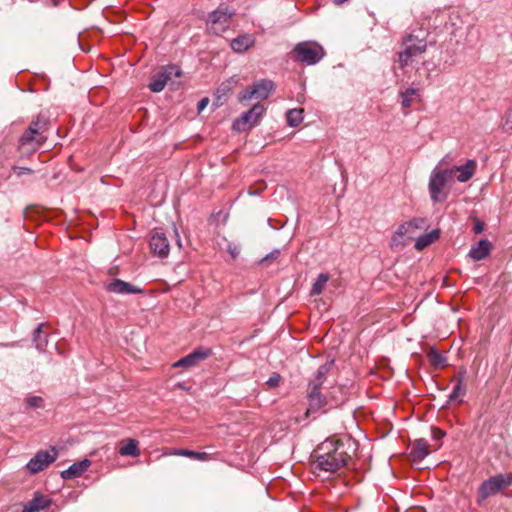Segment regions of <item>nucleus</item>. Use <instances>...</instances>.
I'll list each match as a JSON object with an SVG mask.
<instances>
[{"label":"nucleus","instance_id":"nucleus-40","mask_svg":"<svg viewBox=\"0 0 512 512\" xmlns=\"http://www.w3.org/2000/svg\"><path fill=\"white\" fill-rule=\"evenodd\" d=\"M209 99L208 98H202L197 105L198 112L200 113L205 109V107L208 105Z\"/></svg>","mask_w":512,"mask_h":512},{"label":"nucleus","instance_id":"nucleus-31","mask_svg":"<svg viewBox=\"0 0 512 512\" xmlns=\"http://www.w3.org/2000/svg\"><path fill=\"white\" fill-rule=\"evenodd\" d=\"M320 388L319 383L310 382L309 383V392L308 397L310 400V404L312 406H320L321 405V394H320Z\"/></svg>","mask_w":512,"mask_h":512},{"label":"nucleus","instance_id":"nucleus-14","mask_svg":"<svg viewBox=\"0 0 512 512\" xmlns=\"http://www.w3.org/2000/svg\"><path fill=\"white\" fill-rule=\"evenodd\" d=\"M150 248L153 254L165 258L169 254V241L162 232H155L150 238Z\"/></svg>","mask_w":512,"mask_h":512},{"label":"nucleus","instance_id":"nucleus-26","mask_svg":"<svg viewBox=\"0 0 512 512\" xmlns=\"http://www.w3.org/2000/svg\"><path fill=\"white\" fill-rule=\"evenodd\" d=\"M439 237L438 230H432L429 233L423 234L416 238L414 247L416 250L421 251L430 244H432Z\"/></svg>","mask_w":512,"mask_h":512},{"label":"nucleus","instance_id":"nucleus-11","mask_svg":"<svg viewBox=\"0 0 512 512\" xmlns=\"http://www.w3.org/2000/svg\"><path fill=\"white\" fill-rule=\"evenodd\" d=\"M57 457L58 452L54 447L50 451L40 450L26 464V468L31 474H37L52 464Z\"/></svg>","mask_w":512,"mask_h":512},{"label":"nucleus","instance_id":"nucleus-22","mask_svg":"<svg viewBox=\"0 0 512 512\" xmlns=\"http://www.w3.org/2000/svg\"><path fill=\"white\" fill-rule=\"evenodd\" d=\"M399 97L401 99V106L403 109H410L414 101L420 98V90L414 87H408L404 90L399 91Z\"/></svg>","mask_w":512,"mask_h":512},{"label":"nucleus","instance_id":"nucleus-1","mask_svg":"<svg viewBox=\"0 0 512 512\" xmlns=\"http://www.w3.org/2000/svg\"><path fill=\"white\" fill-rule=\"evenodd\" d=\"M312 458L314 472L329 474L338 472L351 460L344 443L331 439L322 442L312 454Z\"/></svg>","mask_w":512,"mask_h":512},{"label":"nucleus","instance_id":"nucleus-38","mask_svg":"<svg viewBox=\"0 0 512 512\" xmlns=\"http://www.w3.org/2000/svg\"><path fill=\"white\" fill-rule=\"evenodd\" d=\"M445 436V432L438 429V428H432V437L435 440H441Z\"/></svg>","mask_w":512,"mask_h":512},{"label":"nucleus","instance_id":"nucleus-3","mask_svg":"<svg viewBox=\"0 0 512 512\" xmlns=\"http://www.w3.org/2000/svg\"><path fill=\"white\" fill-rule=\"evenodd\" d=\"M512 485V473L496 474L483 481L477 491V504L481 505L488 498L495 496Z\"/></svg>","mask_w":512,"mask_h":512},{"label":"nucleus","instance_id":"nucleus-17","mask_svg":"<svg viewBox=\"0 0 512 512\" xmlns=\"http://www.w3.org/2000/svg\"><path fill=\"white\" fill-rule=\"evenodd\" d=\"M491 250V242L487 239H482L471 247L468 255L474 261H481L490 255Z\"/></svg>","mask_w":512,"mask_h":512},{"label":"nucleus","instance_id":"nucleus-6","mask_svg":"<svg viewBox=\"0 0 512 512\" xmlns=\"http://www.w3.org/2000/svg\"><path fill=\"white\" fill-rule=\"evenodd\" d=\"M426 220L423 218H414L401 224L391 238V247L405 246L409 240L415 238L419 230L426 227Z\"/></svg>","mask_w":512,"mask_h":512},{"label":"nucleus","instance_id":"nucleus-30","mask_svg":"<svg viewBox=\"0 0 512 512\" xmlns=\"http://www.w3.org/2000/svg\"><path fill=\"white\" fill-rule=\"evenodd\" d=\"M428 445L427 442L423 439H420L415 442L413 449H412V455L415 460H422L428 455Z\"/></svg>","mask_w":512,"mask_h":512},{"label":"nucleus","instance_id":"nucleus-21","mask_svg":"<svg viewBox=\"0 0 512 512\" xmlns=\"http://www.w3.org/2000/svg\"><path fill=\"white\" fill-rule=\"evenodd\" d=\"M163 455H165V456H167V455L183 456V457H188V458L198 460V461H208V460L212 459L211 455L209 453L196 452V451H192V450H188V449H181V448L167 450L163 453Z\"/></svg>","mask_w":512,"mask_h":512},{"label":"nucleus","instance_id":"nucleus-33","mask_svg":"<svg viewBox=\"0 0 512 512\" xmlns=\"http://www.w3.org/2000/svg\"><path fill=\"white\" fill-rule=\"evenodd\" d=\"M328 370H329L328 366H326V365L320 366L315 374V378L313 380H311L310 382L319 383V386H322V384L326 378V375L328 373Z\"/></svg>","mask_w":512,"mask_h":512},{"label":"nucleus","instance_id":"nucleus-16","mask_svg":"<svg viewBox=\"0 0 512 512\" xmlns=\"http://www.w3.org/2000/svg\"><path fill=\"white\" fill-rule=\"evenodd\" d=\"M476 168L477 164L475 160H467L464 165L454 166L449 170H454V177L456 176L459 182L465 183L473 177Z\"/></svg>","mask_w":512,"mask_h":512},{"label":"nucleus","instance_id":"nucleus-8","mask_svg":"<svg viewBox=\"0 0 512 512\" xmlns=\"http://www.w3.org/2000/svg\"><path fill=\"white\" fill-rule=\"evenodd\" d=\"M233 15L234 11L224 5H220L208 16L207 25L209 31L215 35L225 32L230 26Z\"/></svg>","mask_w":512,"mask_h":512},{"label":"nucleus","instance_id":"nucleus-39","mask_svg":"<svg viewBox=\"0 0 512 512\" xmlns=\"http://www.w3.org/2000/svg\"><path fill=\"white\" fill-rule=\"evenodd\" d=\"M483 230H484V223L481 221H476L474 224V227H473V231L476 234H480L483 232Z\"/></svg>","mask_w":512,"mask_h":512},{"label":"nucleus","instance_id":"nucleus-13","mask_svg":"<svg viewBox=\"0 0 512 512\" xmlns=\"http://www.w3.org/2000/svg\"><path fill=\"white\" fill-rule=\"evenodd\" d=\"M211 349L200 348L196 349L187 356L179 359L173 364L174 368H190L196 366L199 362L205 360L211 355Z\"/></svg>","mask_w":512,"mask_h":512},{"label":"nucleus","instance_id":"nucleus-37","mask_svg":"<svg viewBox=\"0 0 512 512\" xmlns=\"http://www.w3.org/2000/svg\"><path fill=\"white\" fill-rule=\"evenodd\" d=\"M279 255H280V251L279 250H274L271 253H269L268 255H266L261 260V263H264V262H267V261H274V260H276L279 257Z\"/></svg>","mask_w":512,"mask_h":512},{"label":"nucleus","instance_id":"nucleus-35","mask_svg":"<svg viewBox=\"0 0 512 512\" xmlns=\"http://www.w3.org/2000/svg\"><path fill=\"white\" fill-rule=\"evenodd\" d=\"M281 381V376L278 373H273L269 379L266 381V385L269 388H276L279 386Z\"/></svg>","mask_w":512,"mask_h":512},{"label":"nucleus","instance_id":"nucleus-43","mask_svg":"<svg viewBox=\"0 0 512 512\" xmlns=\"http://www.w3.org/2000/svg\"><path fill=\"white\" fill-rule=\"evenodd\" d=\"M444 162H445V158L441 159V162L439 163V165H441Z\"/></svg>","mask_w":512,"mask_h":512},{"label":"nucleus","instance_id":"nucleus-36","mask_svg":"<svg viewBox=\"0 0 512 512\" xmlns=\"http://www.w3.org/2000/svg\"><path fill=\"white\" fill-rule=\"evenodd\" d=\"M227 252L231 255L233 259H235L239 255L240 249L235 244H228Z\"/></svg>","mask_w":512,"mask_h":512},{"label":"nucleus","instance_id":"nucleus-5","mask_svg":"<svg viewBox=\"0 0 512 512\" xmlns=\"http://www.w3.org/2000/svg\"><path fill=\"white\" fill-rule=\"evenodd\" d=\"M426 41L412 35L405 38L403 49L398 53V63L401 69L411 65L417 57L426 51Z\"/></svg>","mask_w":512,"mask_h":512},{"label":"nucleus","instance_id":"nucleus-10","mask_svg":"<svg viewBox=\"0 0 512 512\" xmlns=\"http://www.w3.org/2000/svg\"><path fill=\"white\" fill-rule=\"evenodd\" d=\"M265 112V108L262 104H255L252 108L245 112L240 118H237L233 122V129L236 131H245L259 123V120L263 113Z\"/></svg>","mask_w":512,"mask_h":512},{"label":"nucleus","instance_id":"nucleus-20","mask_svg":"<svg viewBox=\"0 0 512 512\" xmlns=\"http://www.w3.org/2000/svg\"><path fill=\"white\" fill-rule=\"evenodd\" d=\"M50 502L48 497L36 492L33 499L24 504L22 512H38L47 508Z\"/></svg>","mask_w":512,"mask_h":512},{"label":"nucleus","instance_id":"nucleus-27","mask_svg":"<svg viewBox=\"0 0 512 512\" xmlns=\"http://www.w3.org/2000/svg\"><path fill=\"white\" fill-rule=\"evenodd\" d=\"M465 371H460L458 376L456 377V384L453 387V390L449 396L450 400H455L460 396H463L466 392L464 380H465Z\"/></svg>","mask_w":512,"mask_h":512},{"label":"nucleus","instance_id":"nucleus-32","mask_svg":"<svg viewBox=\"0 0 512 512\" xmlns=\"http://www.w3.org/2000/svg\"><path fill=\"white\" fill-rule=\"evenodd\" d=\"M429 360L431 364L434 365L435 367L444 366L446 362V358L436 350H432L429 353Z\"/></svg>","mask_w":512,"mask_h":512},{"label":"nucleus","instance_id":"nucleus-7","mask_svg":"<svg viewBox=\"0 0 512 512\" xmlns=\"http://www.w3.org/2000/svg\"><path fill=\"white\" fill-rule=\"evenodd\" d=\"M293 53L298 61L307 65H314L325 56L324 48L315 41H304L296 44Z\"/></svg>","mask_w":512,"mask_h":512},{"label":"nucleus","instance_id":"nucleus-41","mask_svg":"<svg viewBox=\"0 0 512 512\" xmlns=\"http://www.w3.org/2000/svg\"><path fill=\"white\" fill-rule=\"evenodd\" d=\"M32 170L30 168H27V167H19L18 168V175H22V174H25V173H31Z\"/></svg>","mask_w":512,"mask_h":512},{"label":"nucleus","instance_id":"nucleus-4","mask_svg":"<svg viewBox=\"0 0 512 512\" xmlns=\"http://www.w3.org/2000/svg\"><path fill=\"white\" fill-rule=\"evenodd\" d=\"M454 178V170L441 169L439 165L433 169L429 179V193L433 202L444 201L447 197L443 193L445 186L452 182Z\"/></svg>","mask_w":512,"mask_h":512},{"label":"nucleus","instance_id":"nucleus-2","mask_svg":"<svg viewBox=\"0 0 512 512\" xmlns=\"http://www.w3.org/2000/svg\"><path fill=\"white\" fill-rule=\"evenodd\" d=\"M49 121L43 115H38L31 122L19 139L18 149L21 155L29 156L35 153L46 141L45 132L48 130Z\"/></svg>","mask_w":512,"mask_h":512},{"label":"nucleus","instance_id":"nucleus-34","mask_svg":"<svg viewBox=\"0 0 512 512\" xmlns=\"http://www.w3.org/2000/svg\"><path fill=\"white\" fill-rule=\"evenodd\" d=\"M26 403L31 408H42L44 406V400L40 396H29L26 398Z\"/></svg>","mask_w":512,"mask_h":512},{"label":"nucleus","instance_id":"nucleus-12","mask_svg":"<svg viewBox=\"0 0 512 512\" xmlns=\"http://www.w3.org/2000/svg\"><path fill=\"white\" fill-rule=\"evenodd\" d=\"M180 75L181 70L177 65L164 66L152 77L149 89L155 93L161 92L172 76L179 77Z\"/></svg>","mask_w":512,"mask_h":512},{"label":"nucleus","instance_id":"nucleus-28","mask_svg":"<svg viewBox=\"0 0 512 512\" xmlns=\"http://www.w3.org/2000/svg\"><path fill=\"white\" fill-rule=\"evenodd\" d=\"M328 281H329V274L320 273L318 275L316 281L312 285V288L310 291V296L320 295L323 292Z\"/></svg>","mask_w":512,"mask_h":512},{"label":"nucleus","instance_id":"nucleus-42","mask_svg":"<svg viewBox=\"0 0 512 512\" xmlns=\"http://www.w3.org/2000/svg\"><path fill=\"white\" fill-rule=\"evenodd\" d=\"M348 0H332V2L335 5H342L343 3L347 2Z\"/></svg>","mask_w":512,"mask_h":512},{"label":"nucleus","instance_id":"nucleus-24","mask_svg":"<svg viewBox=\"0 0 512 512\" xmlns=\"http://www.w3.org/2000/svg\"><path fill=\"white\" fill-rule=\"evenodd\" d=\"M139 442L135 439H125L121 441L120 448H119V454L121 456H131V457H137L140 455L139 450Z\"/></svg>","mask_w":512,"mask_h":512},{"label":"nucleus","instance_id":"nucleus-25","mask_svg":"<svg viewBox=\"0 0 512 512\" xmlns=\"http://www.w3.org/2000/svg\"><path fill=\"white\" fill-rule=\"evenodd\" d=\"M237 83L235 78H230L229 80L221 83L216 90V100L219 105H221L227 98V96L231 93L234 85Z\"/></svg>","mask_w":512,"mask_h":512},{"label":"nucleus","instance_id":"nucleus-19","mask_svg":"<svg viewBox=\"0 0 512 512\" xmlns=\"http://www.w3.org/2000/svg\"><path fill=\"white\" fill-rule=\"evenodd\" d=\"M91 462L84 459L80 462L72 464L68 469L61 472V477L65 480L74 479L83 475L90 467Z\"/></svg>","mask_w":512,"mask_h":512},{"label":"nucleus","instance_id":"nucleus-23","mask_svg":"<svg viewBox=\"0 0 512 512\" xmlns=\"http://www.w3.org/2000/svg\"><path fill=\"white\" fill-rule=\"evenodd\" d=\"M48 325L45 323H40L33 333V341L35 343V347L38 351L44 352L48 345V335L43 331Z\"/></svg>","mask_w":512,"mask_h":512},{"label":"nucleus","instance_id":"nucleus-18","mask_svg":"<svg viewBox=\"0 0 512 512\" xmlns=\"http://www.w3.org/2000/svg\"><path fill=\"white\" fill-rule=\"evenodd\" d=\"M256 39L252 34H242L230 42L231 49L236 53H243L255 45Z\"/></svg>","mask_w":512,"mask_h":512},{"label":"nucleus","instance_id":"nucleus-29","mask_svg":"<svg viewBox=\"0 0 512 512\" xmlns=\"http://www.w3.org/2000/svg\"><path fill=\"white\" fill-rule=\"evenodd\" d=\"M303 109H290L286 113L287 124L290 127H297L303 121Z\"/></svg>","mask_w":512,"mask_h":512},{"label":"nucleus","instance_id":"nucleus-9","mask_svg":"<svg viewBox=\"0 0 512 512\" xmlns=\"http://www.w3.org/2000/svg\"><path fill=\"white\" fill-rule=\"evenodd\" d=\"M273 90V82L268 79H263L255 82L252 87H248L242 90L238 95V100L240 102H245L251 100L252 98L264 100L268 98Z\"/></svg>","mask_w":512,"mask_h":512},{"label":"nucleus","instance_id":"nucleus-15","mask_svg":"<svg viewBox=\"0 0 512 512\" xmlns=\"http://www.w3.org/2000/svg\"><path fill=\"white\" fill-rule=\"evenodd\" d=\"M106 289L116 294H142L144 292L143 289L120 279L111 281L107 284Z\"/></svg>","mask_w":512,"mask_h":512}]
</instances>
